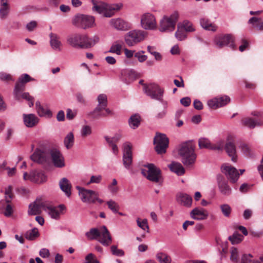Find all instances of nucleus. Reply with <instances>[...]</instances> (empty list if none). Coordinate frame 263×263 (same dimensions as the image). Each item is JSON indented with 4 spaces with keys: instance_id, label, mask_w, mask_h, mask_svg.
Wrapping results in <instances>:
<instances>
[{
    "instance_id": "1",
    "label": "nucleus",
    "mask_w": 263,
    "mask_h": 263,
    "mask_svg": "<svg viewBox=\"0 0 263 263\" xmlns=\"http://www.w3.org/2000/svg\"><path fill=\"white\" fill-rule=\"evenodd\" d=\"M30 158L33 161L42 164L48 163L51 158L55 167L61 168L65 166L64 157L55 148H36Z\"/></svg>"
},
{
    "instance_id": "2",
    "label": "nucleus",
    "mask_w": 263,
    "mask_h": 263,
    "mask_svg": "<svg viewBox=\"0 0 263 263\" xmlns=\"http://www.w3.org/2000/svg\"><path fill=\"white\" fill-rule=\"evenodd\" d=\"M99 41V37L94 36L89 37L84 34L72 33L67 37V43L74 48L88 49L92 47Z\"/></svg>"
},
{
    "instance_id": "3",
    "label": "nucleus",
    "mask_w": 263,
    "mask_h": 263,
    "mask_svg": "<svg viewBox=\"0 0 263 263\" xmlns=\"http://www.w3.org/2000/svg\"><path fill=\"white\" fill-rule=\"evenodd\" d=\"M34 80L28 74H23L19 77L14 90V96L15 99L20 100L22 98L27 100L29 102V106L30 107L34 104V98L28 92L23 93V92L25 90L26 84Z\"/></svg>"
},
{
    "instance_id": "4",
    "label": "nucleus",
    "mask_w": 263,
    "mask_h": 263,
    "mask_svg": "<svg viewBox=\"0 0 263 263\" xmlns=\"http://www.w3.org/2000/svg\"><path fill=\"white\" fill-rule=\"evenodd\" d=\"M195 146L191 141L182 143L179 149V154L182 157V163L186 166L192 165L195 162L196 155Z\"/></svg>"
},
{
    "instance_id": "5",
    "label": "nucleus",
    "mask_w": 263,
    "mask_h": 263,
    "mask_svg": "<svg viewBox=\"0 0 263 263\" xmlns=\"http://www.w3.org/2000/svg\"><path fill=\"white\" fill-rule=\"evenodd\" d=\"M142 174L148 180L162 185L163 182V178L161 170L154 164L150 163L145 165V168L141 170Z\"/></svg>"
},
{
    "instance_id": "6",
    "label": "nucleus",
    "mask_w": 263,
    "mask_h": 263,
    "mask_svg": "<svg viewBox=\"0 0 263 263\" xmlns=\"http://www.w3.org/2000/svg\"><path fill=\"white\" fill-rule=\"evenodd\" d=\"M97 100L98 104L93 111L90 114L94 119H99L100 117H106L112 114V111L108 108L107 96L105 94H100L98 96Z\"/></svg>"
},
{
    "instance_id": "7",
    "label": "nucleus",
    "mask_w": 263,
    "mask_h": 263,
    "mask_svg": "<svg viewBox=\"0 0 263 263\" xmlns=\"http://www.w3.org/2000/svg\"><path fill=\"white\" fill-rule=\"evenodd\" d=\"M91 1L93 5L92 10L99 13H103L106 17H111L112 16L115 11L119 10L122 6L121 4L108 5L102 2H98L95 0Z\"/></svg>"
},
{
    "instance_id": "8",
    "label": "nucleus",
    "mask_w": 263,
    "mask_h": 263,
    "mask_svg": "<svg viewBox=\"0 0 263 263\" xmlns=\"http://www.w3.org/2000/svg\"><path fill=\"white\" fill-rule=\"evenodd\" d=\"M76 189L78 190L80 197L83 202L93 203L98 201L100 204L103 203V201L98 198L99 194L96 191L87 190L79 186H77Z\"/></svg>"
},
{
    "instance_id": "9",
    "label": "nucleus",
    "mask_w": 263,
    "mask_h": 263,
    "mask_svg": "<svg viewBox=\"0 0 263 263\" xmlns=\"http://www.w3.org/2000/svg\"><path fill=\"white\" fill-rule=\"evenodd\" d=\"M146 35V32L143 30L130 31L125 35V42L128 46H133L142 41Z\"/></svg>"
},
{
    "instance_id": "10",
    "label": "nucleus",
    "mask_w": 263,
    "mask_h": 263,
    "mask_svg": "<svg viewBox=\"0 0 263 263\" xmlns=\"http://www.w3.org/2000/svg\"><path fill=\"white\" fill-rule=\"evenodd\" d=\"M179 17L178 12H174L170 17L164 16L160 23V31H172L175 29Z\"/></svg>"
},
{
    "instance_id": "11",
    "label": "nucleus",
    "mask_w": 263,
    "mask_h": 263,
    "mask_svg": "<svg viewBox=\"0 0 263 263\" xmlns=\"http://www.w3.org/2000/svg\"><path fill=\"white\" fill-rule=\"evenodd\" d=\"M168 143V138L165 134H156L154 139V144L155 146V149L158 154H163L166 153Z\"/></svg>"
},
{
    "instance_id": "12",
    "label": "nucleus",
    "mask_w": 263,
    "mask_h": 263,
    "mask_svg": "<svg viewBox=\"0 0 263 263\" xmlns=\"http://www.w3.org/2000/svg\"><path fill=\"white\" fill-rule=\"evenodd\" d=\"M72 23L78 27L83 29L92 27L95 24L94 17L84 14H79L75 16Z\"/></svg>"
},
{
    "instance_id": "13",
    "label": "nucleus",
    "mask_w": 263,
    "mask_h": 263,
    "mask_svg": "<svg viewBox=\"0 0 263 263\" xmlns=\"http://www.w3.org/2000/svg\"><path fill=\"white\" fill-rule=\"evenodd\" d=\"M214 43L218 48H222L225 46H228L232 49H236V46L234 44V38L232 34H227L219 35L215 37Z\"/></svg>"
},
{
    "instance_id": "14",
    "label": "nucleus",
    "mask_w": 263,
    "mask_h": 263,
    "mask_svg": "<svg viewBox=\"0 0 263 263\" xmlns=\"http://www.w3.org/2000/svg\"><path fill=\"white\" fill-rule=\"evenodd\" d=\"M144 91L145 93L152 99L159 101L162 100L163 91L156 84H150L144 85Z\"/></svg>"
},
{
    "instance_id": "15",
    "label": "nucleus",
    "mask_w": 263,
    "mask_h": 263,
    "mask_svg": "<svg viewBox=\"0 0 263 263\" xmlns=\"http://www.w3.org/2000/svg\"><path fill=\"white\" fill-rule=\"evenodd\" d=\"M24 180H29L35 183H42L46 181L47 176L42 171L34 170L31 171L29 174L25 172L23 175Z\"/></svg>"
},
{
    "instance_id": "16",
    "label": "nucleus",
    "mask_w": 263,
    "mask_h": 263,
    "mask_svg": "<svg viewBox=\"0 0 263 263\" xmlns=\"http://www.w3.org/2000/svg\"><path fill=\"white\" fill-rule=\"evenodd\" d=\"M133 162L132 145L127 142L123 144V163L125 167L129 169Z\"/></svg>"
},
{
    "instance_id": "17",
    "label": "nucleus",
    "mask_w": 263,
    "mask_h": 263,
    "mask_svg": "<svg viewBox=\"0 0 263 263\" xmlns=\"http://www.w3.org/2000/svg\"><path fill=\"white\" fill-rule=\"evenodd\" d=\"M141 24L143 28L147 30L155 29L157 27L156 21L154 15L147 13L142 15Z\"/></svg>"
},
{
    "instance_id": "18",
    "label": "nucleus",
    "mask_w": 263,
    "mask_h": 263,
    "mask_svg": "<svg viewBox=\"0 0 263 263\" xmlns=\"http://www.w3.org/2000/svg\"><path fill=\"white\" fill-rule=\"evenodd\" d=\"M222 172L226 174L232 183L236 182L239 178L240 174L237 170L228 164H223L222 167Z\"/></svg>"
},
{
    "instance_id": "19",
    "label": "nucleus",
    "mask_w": 263,
    "mask_h": 263,
    "mask_svg": "<svg viewBox=\"0 0 263 263\" xmlns=\"http://www.w3.org/2000/svg\"><path fill=\"white\" fill-rule=\"evenodd\" d=\"M47 201L37 200L29 206L28 214L31 215H39L41 213V209L45 211Z\"/></svg>"
},
{
    "instance_id": "20",
    "label": "nucleus",
    "mask_w": 263,
    "mask_h": 263,
    "mask_svg": "<svg viewBox=\"0 0 263 263\" xmlns=\"http://www.w3.org/2000/svg\"><path fill=\"white\" fill-rule=\"evenodd\" d=\"M65 209V207L64 205L61 204L58 206H54L47 202L45 211L48 212V214L52 218L58 219L62 211L64 210Z\"/></svg>"
},
{
    "instance_id": "21",
    "label": "nucleus",
    "mask_w": 263,
    "mask_h": 263,
    "mask_svg": "<svg viewBox=\"0 0 263 263\" xmlns=\"http://www.w3.org/2000/svg\"><path fill=\"white\" fill-rule=\"evenodd\" d=\"M218 187L221 194L226 196H230L232 189L229 185L228 181L221 175L217 177Z\"/></svg>"
},
{
    "instance_id": "22",
    "label": "nucleus",
    "mask_w": 263,
    "mask_h": 263,
    "mask_svg": "<svg viewBox=\"0 0 263 263\" xmlns=\"http://www.w3.org/2000/svg\"><path fill=\"white\" fill-rule=\"evenodd\" d=\"M224 149L231 160L233 162H236L237 156L236 155V146L233 141H231L230 137L228 138V141L226 143Z\"/></svg>"
},
{
    "instance_id": "23",
    "label": "nucleus",
    "mask_w": 263,
    "mask_h": 263,
    "mask_svg": "<svg viewBox=\"0 0 263 263\" xmlns=\"http://www.w3.org/2000/svg\"><path fill=\"white\" fill-rule=\"evenodd\" d=\"M98 241L103 246H108L112 242V238L109 231L105 226H103Z\"/></svg>"
},
{
    "instance_id": "24",
    "label": "nucleus",
    "mask_w": 263,
    "mask_h": 263,
    "mask_svg": "<svg viewBox=\"0 0 263 263\" xmlns=\"http://www.w3.org/2000/svg\"><path fill=\"white\" fill-rule=\"evenodd\" d=\"M241 123L243 126L252 129L255 126H261L263 124V121L260 119L246 117L241 120Z\"/></svg>"
},
{
    "instance_id": "25",
    "label": "nucleus",
    "mask_w": 263,
    "mask_h": 263,
    "mask_svg": "<svg viewBox=\"0 0 263 263\" xmlns=\"http://www.w3.org/2000/svg\"><path fill=\"white\" fill-rule=\"evenodd\" d=\"M176 200L178 203L187 208L191 206L193 201L191 196L182 193L177 194Z\"/></svg>"
},
{
    "instance_id": "26",
    "label": "nucleus",
    "mask_w": 263,
    "mask_h": 263,
    "mask_svg": "<svg viewBox=\"0 0 263 263\" xmlns=\"http://www.w3.org/2000/svg\"><path fill=\"white\" fill-rule=\"evenodd\" d=\"M190 215L194 219L201 220L207 218L208 213L205 209L196 208L191 212Z\"/></svg>"
},
{
    "instance_id": "27",
    "label": "nucleus",
    "mask_w": 263,
    "mask_h": 263,
    "mask_svg": "<svg viewBox=\"0 0 263 263\" xmlns=\"http://www.w3.org/2000/svg\"><path fill=\"white\" fill-rule=\"evenodd\" d=\"M23 121L27 127H33L39 122V118L34 114H23Z\"/></svg>"
},
{
    "instance_id": "28",
    "label": "nucleus",
    "mask_w": 263,
    "mask_h": 263,
    "mask_svg": "<svg viewBox=\"0 0 263 263\" xmlns=\"http://www.w3.org/2000/svg\"><path fill=\"white\" fill-rule=\"evenodd\" d=\"M59 186L60 189L68 197H70L71 194L72 185L70 182L66 178H62L59 181Z\"/></svg>"
},
{
    "instance_id": "29",
    "label": "nucleus",
    "mask_w": 263,
    "mask_h": 263,
    "mask_svg": "<svg viewBox=\"0 0 263 263\" xmlns=\"http://www.w3.org/2000/svg\"><path fill=\"white\" fill-rule=\"evenodd\" d=\"M110 24L119 30H126L129 28L128 23L120 18L111 19L110 21Z\"/></svg>"
},
{
    "instance_id": "30",
    "label": "nucleus",
    "mask_w": 263,
    "mask_h": 263,
    "mask_svg": "<svg viewBox=\"0 0 263 263\" xmlns=\"http://www.w3.org/2000/svg\"><path fill=\"white\" fill-rule=\"evenodd\" d=\"M121 138V136L120 135H116L112 138H109L107 136L105 137L106 142L109 144V146L111 147L112 152L115 155H117L118 153L119 150L116 143L119 141Z\"/></svg>"
},
{
    "instance_id": "31",
    "label": "nucleus",
    "mask_w": 263,
    "mask_h": 263,
    "mask_svg": "<svg viewBox=\"0 0 263 263\" xmlns=\"http://www.w3.org/2000/svg\"><path fill=\"white\" fill-rule=\"evenodd\" d=\"M8 0H0V17L2 19H6L10 12V5Z\"/></svg>"
},
{
    "instance_id": "32",
    "label": "nucleus",
    "mask_w": 263,
    "mask_h": 263,
    "mask_svg": "<svg viewBox=\"0 0 263 263\" xmlns=\"http://www.w3.org/2000/svg\"><path fill=\"white\" fill-rule=\"evenodd\" d=\"M168 167L172 172L175 173L178 176L183 175L185 173L184 168L179 162H173Z\"/></svg>"
},
{
    "instance_id": "33",
    "label": "nucleus",
    "mask_w": 263,
    "mask_h": 263,
    "mask_svg": "<svg viewBox=\"0 0 263 263\" xmlns=\"http://www.w3.org/2000/svg\"><path fill=\"white\" fill-rule=\"evenodd\" d=\"M50 45L52 48L54 49L61 50L60 47L61 46V43L59 41V36L54 33H51L50 34Z\"/></svg>"
},
{
    "instance_id": "34",
    "label": "nucleus",
    "mask_w": 263,
    "mask_h": 263,
    "mask_svg": "<svg viewBox=\"0 0 263 263\" xmlns=\"http://www.w3.org/2000/svg\"><path fill=\"white\" fill-rule=\"evenodd\" d=\"M200 24L201 26L206 30L211 31H216L217 29L216 26L212 23L208 19L202 18L200 20Z\"/></svg>"
},
{
    "instance_id": "35",
    "label": "nucleus",
    "mask_w": 263,
    "mask_h": 263,
    "mask_svg": "<svg viewBox=\"0 0 263 263\" xmlns=\"http://www.w3.org/2000/svg\"><path fill=\"white\" fill-rule=\"evenodd\" d=\"M249 23L252 25L254 28L259 30H263V21L257 17H251L249 20Z\"/></svg>"
},
{
    "instance_id": "36",
    "label": "nucleus",
    "mask_w": 263,
    "mask_h": 263,
    "mask_svg": "<svg viewBox=\"0 0 263 263\" xmlns=\"http://www.w3.org/2000/svg\"><path fill=\"white\" fill-rule=\"evenodd\" d=\"M101 232L97 228H92L86 233L85 235L89 240H98L100 236Z\"/></svg>"
},
{
    "instance_id": "37",
    "label": "nucleus",
    "mask_w": 263,
    "mask_h": 263,
    "mask_svg": "<svg viewBox=\"0 0 263 263\" xmlns=\"http://www.w3.org/2000/svg\"><path fill=\"white\" fill-rule=\"evenodd\" d=\"M65 146L67 149L71 148L74 144V135L72 132L69 133L64 140Z\"/></svg>"
},
{
    "instance_id": "38",
    "label": "nucleus",
    "mask_w": 263,
    "mask_h": 263,
    "mask_svg": "<svg viewBox=\"0 0 263 263\" xmlns=\"http://www.w3.org/2000/svg\"><path fill=\"white\" fill-rule=\"evenodd\" d=\"M156 259L159 263H171V257L163 252H159L156 254Z\"/></svg>"
},
{
    "instance_id": "39",
    "label": "nucleus",
    "mask_w": 263,
    "mask_h": 263,
    "mask_svg": "<svg viewBox=\"0 0 263 263\" xmlns=\"http://www.w3.org/2000/svg\"><path fill=\"white\" fill-rule=\"evenodd\" d=\"M129 125L133 129L137 128L140 123V117L138 115H134L131 116L129 119Z\"/></svg>"
},
{
    "instance_id": "40",
    "label": "nucleus",
    "mask_w": 263,
    "mask_h": 263,
    "mask_svg": "<svg viewBox=\"0 0 263 263\" xmlns=\"http://www.w3.org/2000/svg\"><path fill=\"white\" fill-rule=\"evenodd\" d=\"M136 222L139 228L147 233L149 232V228L146 219H141L140 218H138L136 220Z\"/></svg>"
},
{
    "instance_id": "41",
    "label": "nucleus",
    "mask_w": 263,
    "mask_h": 263,
    "mask_svg": "<svg viewBox=\"0 0 263 263\" xmlns=\"http://www.w3.org/2000/svg\"><path fill=\"white\" fill-rule=\"evenodd\" d=\"M39 236V233L37 229L33 228L31 230L28 231L25 234V238L27 239L32 240L35 239Z\"/></svg>"
},
{
    "instance_id": "42",
    "label": "nucleus",
    "mask_w": 263,
    "mask_h": 263,
    "mask_svg": "<svg viewBox=\"0 0 263 263\" xmlns=\"http://www.w3.org/2000/svg\"><path fill=\"white\" fill-rule=\"evenodd\" d=\"M178 26L181 27L186 32H193L195 30L192 23L186 20L178 24Z\"/></svg>"
},
{
    "instance_id": "43",
    "label": "nucleus",
    "mask_w": 263,
    "mask_h": 263,
    "mask_svg": "<svg viewBox=\"0 0 263 263\" xmlns=\"http://www.w3.org/2000/svg\"><path fill=\"white\" fill-rule=\"evenodd\" d=\"M243 237L241 234L235 232L233 235L229 237V240L233 245L240 243L243 240Z\"/></svg>"
},
{
    "instance_id": "44",
    "label": "nucleus",
    "mask_w": 263,
    "mask_h": 263,
    "mask_svg": "<svg viewBox=\"0 0 263 263\" xmlns=\"http://www.w3.org/2000/svg\"><path fill=\"white\" fill-rule=\"evenodd\" d=\"M199 146L200 148H205L211 149L212 143L206 138H202L198 140Z\"/></svg>"
},
{
    "instance_id": "45",
    "label": "nucleus",
    "mask_w": 263,
    "mask_h": 263,
    "mask_svg": "<svg viewBox=\"0 0 263 263\" xmlns=\"http://www.w3.org/2000/svg\"><path fill=\"white\" fill-rule=\"evenodd\" d=\"M122 45L116 42L113 44L110 48L109 52L116 53L117 55H120L121 54Z\"/></svg>"
},
{
    "instance_id": "46",
    "label": "nucleus",
    "mask_w": 263,
    "mask_h": 263,
    "mask_svg": "<svg viewBox=\"0 0 263 263\" xmlns=\"http://www.w3.org/2000/svg\"><path fill=\"white\" fill-rule=\"evenodd\" d=\"M220 209L223 215L226 217H229L232 212V208L228 204L220 205Z\"/></svg>"
},
{
    "instance_id": "47",
    "label": "nucleus",
    "mask_w": 263,
    "mask_h": 263,
    "mask_svg": "<svg viewBox=\"0 0 263 263\" xmlns=\"http://www.w3.org/2000/svg\"><path fill=\"white\" fill-rule=\"evenodd\" d=\"M175 36L178 40L182 41L186 37V32L178 25V29L176 32Z\"/></svg>"
},
{
    "instance_id": "48",
    "label": "nucleus",
    "mask_w": 263,
    "mask_h": 263,
    "mask_svg": "<svg viewBox=\"0 0 263 263\" xmlns=\"http://www.w3.org/2000/svg\"><path fill=\"white\" fill-rule=\"evenodd\" d=\"M225 144L224 140H219L216 143L212 144L211 149L218 151H222L224 148Z\"/></svg>"
},
{
    "instance_id": "49",
    "label": "nucleus",
    "mask_w": 263,
    "mask_h": 263,
    "mask_svg": "<svg viewBox=\"0 0 263 263\" xmlns=\"http://www.w3.org/2000/svg\"><path fill=\"white\" fill-rule=\"evenodd\" d=\"M38 115L40 117H50L52 116L51 111L46 108H44L43 106L42 107L39 108V109L36 110Z\"/></svg>"
},
{
    "instance_id": "50",
    "label": "nucleus",
    "mask_w": 263,
    "mask_h": 263,
    "mask_svg": "<svg viewBox=\"0 0 263 263\" xmlns=\"http://www.w3.org/2000/svg\"><path fill=\"white\" fill-rule=\"evenodd\" d=\"M240 148L242 153L247 157H251L252 155V151L250 146L246 143L240 145Z\"/></svg>"
},
{
    "instance_id": "51",
    "label": "nucleus",
    "mask_w": 263,
    "mask_h": 263,
    "mask_svg": "<svg viewBox=\"0 0 263 263\" xmlns=\"http://www.w3.org/2000/svg\"><path fill=\"white\" fill-rule=\"evenodd\" d=\"M108 190L113 194H116L119 190V188L117 186V181L116 179H113L112 183L108 185Z\"/></svg>"
},
{
    "instance_id": "52",
    "label": "nucleus",
    "mask_w": 263,
    "mask_h": 263,
    "mask_svg": "<svg viewBox=\"0 0 263 263\" xmlns=\"http://www.w3.org/2000/svg\"><path fill=\"white\" fill-rule=\"evenodd\" d=\"M108 208L114 213H117L120 209L119 205L115 201L109 200L106 202Z\"/></svg>"
},
{
    "instance_id": "53",
    "label": "nucleus",
    "mask_w": 263,
    "mask_h": 263,
    "mask_svg": "<svg viewBox=\"0 0 263 263\" xmlns=\"http://www.w3.org/2000/svg\"><path fill=\"white\" fill-rule=\"evenodd\" d=\"M147 51L152 55L155 57V58L157 61H161L162 60V56L160 53L155 51V48L153 46H148Z\"/></svg>"
},
{
    "instance_id": "54",
    "label": "nucleus",
    "mask_w": 263,
    "mask_h": 263,
    "mask_svg": "<svg viewBox=\"0 0 263 263\" xmlns=\"http://www.w3.org/2000/svg\"><path fill=\"white\" fill-rule=\"evenodd\" d=\"M231 259L234 262H237L238 260V252L235 247H232L231 250Z\"/></svg>"
},
{
    "instance_id": "55",
    "label": "nucleus",
    "mask_w": 263,
    "mask_h": 263,
    "mask_svg": "<svg viewBox=\"0 0 263 263\" xmlns=\"http://www.w3.org/2000/svg\"><path fill=\"white\" fill-rule=\"evenodd\" d=\"M112 254L118 256H122L124 254V252L122 250L118 249L117 247L113 245L110 247Z\"/></svg>"
},
{
    "instance_id": "56",
    "label": "nucleus",
    "mask_w": 263,
    "mask_h": 263,
    "mask_svg": "<svg viewBox=\"0 0 263 263\" xmlns=\"http://www.w3.org/2000/svg\"><path fill=\"white\" fill-rule=\"evenodd\" d=\"M5 194L6 195V201L7 203H11V200L13 197L12 193V187L9 186L6 190Z\"/></svg>"
},
{
    "instance_id": "57",
    "label": "nucleus",
    "mask_w": 263,
    "mask_h": 263,
    "mask_svg": "<svg viewBox=\"0 0 263 263\" xmlns=\"http://www.w3.org/2000/svg\"><path fill=\"white\" fill-rule=\"evenodd\" d=\"M102 179L101 175L95 176L92 175L90 177V180L87 182L86 184L89 185L91 183H99Z\"/></svg>"
},
{
    "instance_id": "58",
    "label": "nucleus",
    "mask_w": 263,
    "mask_h": 263,
    "mask_svg": "<svg viewBox=\"0 0 263 263\" xmlns=\"http://www.w3.org/2000/svg\"><path fill=\"white\" fill-rule=\"evenodd\" d=\"M217 98L218 100V104H219L220 107L223 106L227 104L230 101V98L226 96Z\"/></svg>"
},
{
    "instance_id": "59",
    "label": "nucleus",
    "mask_w": 263,
    "mask_h": 263,
    "mask_svg": "<svg viewBox=\"0 0 263 263\" xmlns=\"http://www.w3.org/2000/svg\"><path fill=\"white\" fill-rule=\"evenodd\" d=\"M208 106L212 109H216L220 107L217 98L210 100L208 102Z\"/></svg>"
},
{
    "instance_id": "60",
    "label": "nucleus",
    "mask_w": 263,
    "mask_h": 263,
    "mask_svg": "<svg viewBox=\"0 0 263 263\" xmlns=\"http://www.w3.org/2000/svg\"><path fill=\"white\" fill-rule=\"evenodd\" d=\"M13 212V207L10 203H7L5 208L4 215L7 217L10 216Z\"/></svg>"
},
{
    "instance_id": "61",
    "label": "nucleus",
    "mask_w": 263,
    "mask_h": 263,
    "mask_svg": "<svg viewBox=\"0 0 263 263\" xmlns=\"http://www.w3.org/2000/svg\"><path fill=\"white\" fill-rule=\"evenodd\" d=\"M0 79L4 82H8L10 81H13L12 76L8 73L5 72L0 73Z\"/></svg>"
},
{
    "instance_id": "62",
    "label": "nucleus",
    "mask_w": 263,
    "mask_h": 263,
    "mask_svg": "<svg viewBox=\"0 0 263 263\" xmlns=\"http://www.w3.org/2000/svg\"><path fill=\"white\" fill-rule=\"evenodd\" d=\"M91 133V129L89 126L85 125L83 126L81 129V134L82 136L84 137H85Z\"/></svg>"
},
{
    "instance_id": "63",
    "label": "nucleus",
    "mask_w": 263,
    "mask_h": 263,
    "mask_svg": "<svg viewBox=\"0 0 263 263\" xmlns=\"http://www.w3.org/2000/svg\"><path fill=\"white\" fill-rule=\"evenodd\" d=\"M144 52L142 51L140 52H138L135 53L134 56L135 58H137L138 61L140 62H143L147 59V56L145 55H142L141 53H143Z\"/></svg>"
},
{
    "instance_id": "64",
    "label": "nucleus",
    "mask_w": 263,
    "mask_h": 263,
    "mask_svg": "<svg viewBox=\"0 0 263 263\" xmlns=\"http://www.w3.org/2000/svg\"><path fill=\"white\" fill-rule=\"evenodd\" d=\"M252 257V255L250 254H244L241 258V263H251L252 261L251 259Z\"/></svg>"
}]
</instances>
